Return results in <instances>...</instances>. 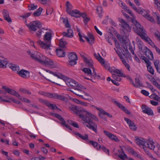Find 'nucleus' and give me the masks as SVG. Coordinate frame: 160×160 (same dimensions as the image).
<instances>
[{
    "label": "nucleus",
    "instance_id": "obj_1",
    "mask_svg": "<svg viewBox=\"0 0 160 160\" xmlns=\"http://www.w3.org/2000/svg\"><path fill=\"white\" fill-rule=\"evenodd\" d=\"M136 143L144 150L145 148H148L151 150H154L155 152L160 151V145L157 142H155L152 140L148 139L145 141V140L142 138L141 139L137 138L135 139Z\"/></svg>",
    "mask_w": 160,
    "mask_h": 160
},
{
    "label": "nucleus",
    "instance_id": "obj_2",
    "mask_svg": "<svg viewBox=\"0 0 160 160\" xmlns=\"http://www.w3.org/2000/svg\"><path fill=\"white\" fill-rule=\"evenodd\" d=\"M90 114H89V115H87L86 114H83V117L84 118L86 119L88 121L87 122L84 120H83L85 122L88 123L85 124V125L89 129H92L96 133L98 132L97 129V124L93 122L91 119L95 120L96 121H98V119L94 114L91 113L90 112Z\"/></svg>",
    "mask_w": 160,
    "mask_h": 160
},
{
    "label": "nucleus",
    "instance_id": "obj_3",
    "mask_svg": "<svg viewBox=\"0 0 160 160\" xmlns=\"http://www.w3.org/2000/svg\"><path fill=\"white\" fill-rule=\"evenodd\" d=\"M52 34L51 32H47L44 36L43 38L44 42L39 40L37 42L38 45L41 48L46 49H50Z\"/></svg>",
    "mask_w": 160,
    "mask_h": 160
},
{
    "label": "nucleus",
    "instance_id": "obj_4",
    "mask_svg": "<svg viewBox=\"0 0 160 160\" xmlns=\"http://www.w3.org/2000/svg\"><path fill=\"white\" fill-rule=\"evenodd\" d=\"M69 109L74 112H75L76 114L79 116V117L83 120H84L87 122L88 121L84 118L83 117L84 114H86L88 115V114H90V112L87 111L83 108H78L77 107L75 106L71 105L69 107Z\"/></svg>",
    "mask_w": 160,
    "mask_h": 160
},
{
    "label": "nucleus",
    "instance_id": "obj_5",
    "mask_svg": "<svg viewBox=\"0 0 160 160\" xmlns=\"http://www.w3.org/2000/svg\"><path fill=\"white\" fill-rule=\"evenodd\" d=\"M86 64L88 67L92 69L93 72L92 73L91 70L87 68H84L82 70V71L85 73L87 74L88 76L90 77L91 78H94V80L100 79V77L99 75L97 74L95 69L93 66V62L92 61V65L91 66L90 65H89V63Z\"/></svg>",
    "mask_w": 160,
    "mask_h": 160
},
{
    "label": "nucleus",
    "instance_id": "obj_6",
    "mask_svg": "<svg viewBox=\"0 0 160 160\" xmlns=\"http://www.w3.org/2000/svg\"><path fill=\"white\" fill-rule=\"evenodd\" d=\"M132 21L134 24L133 27L134 32L141 37L144 33L145 31L140 23L135 19L132 18Z\"/></svg>",
    "mask_w": 160,
    "mask_h": 160
},
{
    "label": "nucleus",
    "instance_id": "obj_7",
    "mask_svg": "<svg viewBox=\"0 0 160 160\" xmlns=\"http://www.w3.org/2000/svg\"><path fill=\"white\" fill-rule=\"evenodd\" d=\"M27 26L30 32L32 33V32H35L37 30L41 28L42 25L40 21L36 20L31 22L28 24L27 25Z\"/></svg>",
    "mask_w": 160,
    "mask_h": 160
},
{
    "label": "nucleus",
    "instance_id": "obj_8",
    "mask_svg": "<svg viewBox=\"0 0 160 160\" xmlns=\"http://www.w3.org/2000/svg\"><path fill=\"white\" fill-rule=\"evenodd\" d=\"M27 53L30 56L31 58L34 60L40 63H43L44 57L40 53L36 52L34 53L29 51L27 52Z\"/></svg>",
    "mask_w": 160,
    "mask_h": 160
},
{
    "label": "nucleus",
    "instance_id": "obj_9",
    "mask_svg": "<svg viewBox=\"0 0 160 160\" xmlns=\"http://www.w3.org/2000/svg\"><path fill=\"white\" fill-rule=\"evenodd\" d=\"M119 21L121 23L120 25L123 28L122 30L125 34L127 33L128 32H130L131 30V28L129 25L123 19L119 18Z\"/></svg>",
    "mask_w": 160,
    "mask_h": 160
},
{
    "label": "nucleus",
    "instance_id": "obj_10",
    "mask_svg": "<svg viewBox=\"0 0 160 160\" xmlns=\"http://www.w3.org/2000/svg\"><path fill=\"white\" fill-rule=\"evenodd\" d=\"M63 78V79L65 80L66 84L68 86L75 87L78 85V83L75 80L68 77H64Z\"/></svg>",
    "mask_w": 160,
    "mask_h": 160
},
{
    "label": "nucleus",
    "instance_id": "obj_11",
    "mask_svg": "<svg viewBox=\"0 0 160 160\" xmlns=\"http://www.w3.org/2000/svg\"><path fill=\"white\" fill-rule=\"evenodd\" d=\"M142 52L149 59L151 60H153L154 58L153 53L148 48L146 47H144Z\"/></svg>",
    "mask_w": 160,
    "mask_h": 160
},
{
    "label": "nucleus",
    "instance_id": "obj_12",
    "mask_svg": "<svg viewBox=\"0 0 160 160\" xmlns=\"http://www.w3.org/2000/svg\"><path fill=\"white\" fill-rule=\"evenodd\" d=\"M43 63L42 64H45L50 68H55L56 66L53 61L49 59L44 57V60H43Z\"/></svg>",
    "mask_w": 160,
    "mask_h": 160
},
{
    "label": "nucleus",
    "instance_id": "obj_13",
    "mask_svg": "<svg viewBox=\"0 0 160 160\" xmlns=\"http://www.w3.org/2000/svg\"><path fill=\"white\" fill-rule=\"evenodd\" d=\"M2 88L5 90L6 92L10 94L15 96L17 97H19L20 96L19 93L14 89H10L6 86H3Z\"/></svg>",
    "mask_w": 160,
    "mask_h": 160
},
{
    "label": "nucleus",
    "instance_id": "obj_14",
    "mask_svg": "<svg viewBox=\"0 0 160 160\" xmlns=\"http://www.w3.org/2000/svg\"><path fill=\"white\" fill-rule=\"evenodd\" d=\"M142 112L149 115H153L152 110L151 108L143 104L142 106Z\"/></svg>",
    "mask_w": 160,
    "mask_h": 160
},
{
    "label": "nucleus",
    "instance_id": "obj_15",
    "mask_svg": "<svg viewBox=\"0 0 160 160\" xmlns=\"http://www.w3.org/2000/svg\"><path fill=\"white\" fill-rule=\"evenodd\" d=\"M17 73L22 78H27L29 77V72L27 70L21 69L20 71H17Z\"/></svg>",
    "mask_w": 160,
    "mask_h": 160
},
{
    "label": "nucleus",
    "instance_id": "obj_16",
    "mask_svg": "<svg viewBox=\"0 0 160 160\" xmlns=\"http://www.w3.org/2000/svg\"><path fill=\"white\" fill-rule=\"evenodd\" d=\"M92 106L99 111L100 112L99 113V115L101 118H103L102 115H106L109 118H112V116L111 114L106 112L102 108H98L96 106L94 105H92Z\"/></svg>",
    "mask_w": 160,
    "mask_h": 160
},
{
    "label": "nucleus",
    "instance_id": "obj_17",
    "mask_svg": "<svg viewBox=\"0 0 160 160\" xmlns=\"http://www.w3.org/2000/svg\"><path fill=\"white\" fill-rule=\"evenodd\" d=\"M148 20L152 23L155 22L154 19L144 10H140V13Z\"/></svg>",
    "mask_w": 160,
    "mask_h": 160
},
{
    "label": "nucleus",
    "instance_id": "obj_18",
    "mask_svg": "<svg viewBox=\"0 0 160 160\" xmlns=\"http://www.w3.org/2000/svg\"><path fill=\"white\" fill-rule=\"evenodd\" d=\"M2 13L4 19L8 22H11L12 20L9 17L8 11L6 9H3Z\"/></svg>",
    "mask_w": 160,
    "mask_h": 160
},
{
    "label": "nucleus",
    "instance_id": "obj_19",
    "mask_svg": "<svg viewBox=\"0 0 160 160\" xmlns=\"http://www.w3.org/2000/svg\"><path fill=\"white\" fill-rule=\"evenodd\" d=\"M62 34L63 37L69 38H72L73 37V32L72 29L69 28L67 30V32H63Z\"/></svg>",
    "mask_w": 160,
    "mask_h": 160
},
{
    "label": "nucleus",
    "instance_id": "obj_20",
    "mask_svg": "<svg viewBox=\"0 0 160 160\" xmlns=\"http://www.w3.org/2000/svg\"><path fill=\"white\" fill-rule=\"evenodd\" d=\"M50 98H53L55 99H57L59 100L64 101L65 100V97L62 95H59L56 93H51Z\"/></svg>",
    "mask_w": 160,
    "mask_h": 160
},
{
    "label": "nucleus",
    "instance_id": "obj_21",
    "mask_svg": "<svg viewBox=\"0 0 160 160\" xmlns=\"http://www.w3.org/2000/svg\"><path fill=\"white\" fill-rule=\"evenodd\" d=\"M8 61L7 59L4 57H0V68H6Z\"/></svg>",
    "mask_w": 160,
    "mask_h": 160
},
{
    "label": "nucleus",
    "instance_id": "obj_22",
    "mask_svg": "<svg viewBox=\"0 0 160 160\" xmlns=\"http://www.w3.org/2000/svg\"><path fill=\"white\" fill-rule=\"evenodd\" d=\"M114 49L116 51L117 53L120 58L123 59V58L124 57V55L123 53L124 51L122 48H120L116 49L115 48H114Z\"/></svg>",
    "mask_w": 160,
    "mask_h": 160
},
{
    "label": "nucleus",
    "instance_id": "obj_23",
    "mask_svg": "<svg viewBox=\"0 0 160 160\" xmlns=\"http://www.w3.org/2000/svg\"><path fill=\"white\" fill-rule=\"evenodd\" d=\"M123 48L125 50L129 49L132 54H134V52L133 50L132 45L129 43L126 42L123 45Z\"/></svg>",
    "mask_w": 160,
    "mask_h": 160
},
{
    "label": "nucleus",
    "instance_id": "obj_24",
    "mask_svg": "<svg viewBox=\"0 0 160 160\" xmlns=\"http://www.w3.org/2000/svg\"><path fill=\"white\" fill-rule=\"evenodd\" d=\"M80 56L83 59L84 62L86 64H88L89 63V65L91 66L92 65V60L91 59H88L86 57L84 56L85 53L83 52H80Z\"/></svg>",
    "mask_w": 160,
    "mask_h": 160
},
{
    "label": "nucleus",
    "instance_id": "obj_25",
    "mask_svg": "<svg viewBox=\"0 0 160 160\" xmlns=\"http://www.w3.org/2000/svg\"><path fill=\"white\" fill-rule=\"evenodd\" d=\"M68 13L72 16L77 18L80 17L79 11L77 10H72Z\"/></svg>",
    "mask_w": 160,
    "mask_h": 160
},
{
    "label": "nucleus",
    "instance_id": "obj_26",
    "mask_svg": "<svg viewBox=\"0 0 160 160\" xmlns=\"http://www.w3.org/2000/svg\"><path fill=\"white\" fill-rule=\"evenodd\" d=\"M68 57L70 60H77L78 57L76 53L74 52H72L68 54Z\"/></svg>",
    "mask_w": 160,
    "mask_h": 160
},
{
    "label": "nucleus",
    "instance_id": "obj_27",
    "mask_svg": "<svg viewBox=\"0 0 160 160\" xmlns=\"http://www.w3.org/2000/svg\"><path fill=\"white\" fill-rule=\"evenodd\" d=\"M83 93L84 96L80 95V97L88 101H90L92 99V98L91 95L84 92H83Z\"/></svg>",
    "mask_w": 160,
    "mask_h": 160
},
{
    "label": "nucleus",
    "instance_id": "obj_28",
    "mask_svg": "<svg viewBox=\"0 0 160 160\" xmlns=\"http://www.w3.org/2000/svg\"><path fill=\"white\" fill-rule=\"evenodd\" d=\"M56 52L57 55L59 57H64L65 56V52L61 49H57Z\"/></svg>",
    "mask_w": 160,
    "mask_h": 160
},
{
    "label": "nucleus",
    "instance_id": "obj_29",
    "mask_svg": "<svg viewBox=\"0 0 160 160\" xmlns=\"http://www.w3.org/2000/svg\"><path fill=\"white\" fill-rule=\"evenodd\" d=\"M142 39L148 42L149 44L152 41L150 38L147 36L145 32L141 37Z\"/></svg>",
    "mask_w": 160,
    "mask_h": 160
},
{
    "label": "nucleus",
    "instance_id": "obj_30",
    "mask_svg": "<svg viewBox=\"0 0 160 160\" xmlns=\"http://www.w3.org/2000/svg\"><path fill=\"white\" fill-rule=\"evenodd\" d=\"M53 115L61 121V124H64L66 122L65 121L61 115L57 113H55Z\"/></svg>",
    "mask_w": 160,
    "mask_h": 160
},
{
    "label": "nucleus",
    "instance_id": "obj_31",
    "mask_svg": "<svg viewBox=\"0 0 160 160\" xmlns=\"http://www.w3.org/2000/svg\"><path fill=\"white\" fill-rule=\"evenodd\" d=\"M8 66L13 71H17L19 69V67L14 64L10 63Z\"/></svg>",
    "mask_w": 160,
    "mask_h": 160
},
{
    "label": "nucleus",
    "instance_id": "obj_32",
    "mask_svg": "<svg viewBox=\"0 0 160 160\" xmlns=\"http://www.w3.org/2000/svg\"><path fill=\"white\" fill-rule=\"evenodd\" d=\"M94 56L100 62H104V59L100 55L99 53H98V54L94 53Z\"/></svg>",
    "mask_w": 160,
    "mask_h": 160
},
{
    "label": "nucleus",
    "instance_id": "obj_33",
    "mask_svg": "<svg viewBox=\"0 0 160 160\" xmlns=\"http://www.w3.org/2000/svg\"><path fill=\"white\" fill-rule=\"evenodd\" d=\"M66 6V11L68 13L71 11V10L72 8V6L70 3V2L68 1L67 2Z\"/></svg>",
    "mask_w": 160,
    "mask_h": 160
},
{
    "label": "nucleus",
    "instance_id": "obj_34",
    "mask_svg": "<svg viewBox=\"0 0 160 160\" xmlns=\"http://www.w3.org/2000/svg\"><path fill=\"white\" fill-rule=\"evenodd\" d=\"M112 101L118 107L120 108L122 110L123 108L125 107L122 104L118 102V101L115 100L114 99H112Z\"/></svg>",
    "mask_w": 160,
    "mask_h": 160
},
{
    "label": "nucleus",
    "instance_id": "obj_35",
    "mask_svg": "<svg viewBox=\"0 0 160 160\" xmlns=\"http://www.w3.org/2000/svg\"><path fill=\"white\" fill-rule=\"evenodd\" d=\"M114 74L117 75V76H120L122 77H126L125 74L122 73L121 70L119 69H116Z\"/></svg>",
    "mask_w": 160,
    "mask_h": 160
},
{
    "label": "nucleus",
    "instance_id": "obj_36",
    "mask_svg": "<svg viewBox=\"0 0 160 160\" xmlns=\"http://www.w3.org/2000/svg\"><path fill=\"white\" fill-rule=\"evenodd\" d=\"M42 10V8L40 7L37 9L33 14L34 17H37L40 15L41 13Z\"/></svg>",
    "mask_w": 160,
    "mask_h": 160
},
{
    "label": "nucleus",
    "instance_id": "obj_37",
    "mask_svg": "<svg viewBox=\"0 0 160 160\" xmlns=\"http://www.w3.org/2000/svg\"><path fill=\"white\" fill-rule=\"evenodd\" d=\"M125 51L126 52V53H124V57H125V58H126L127 59L128 58L129 60H132V56L130 53L129 52L128 50L127 49L125 50Z\"/></svg>",
    "mask_w": 160,
    "mask_h": 160
},
{
    "label": "nucleus",
    "instance_id": "obj_38",
    "mask_svg": "<svg viewBox=\"0 0 160 160\" xmlns=\"http://www.w3.org/2000/svg\"><path fill=\"white\" fill-rule=\"evenodd\" d=\"M118 157L121 159L124 160L125 159H127V155L123 151H122L121 154L118 155Z\"/></svg>",
    "mask_w": 160,
    "mask_h": 160
},
{
    "label": "nucleus",
    "instance_id": "obj_39",
    "mask_svg": "<svg viewBox=\"0 0 160 160\" xmlns=\"http://www.w3.org/2000/svg\"><path fill=\"white\" fill-rule=\"evenodd\" d=\"M42 29H45L46 30H48V29H45L44 28H42V29H39L36 33V35L37 37L39 38H40L41 37V34L42 33H44L42 30Z\"/></svg>",
    "mask_w": 160,
    "mask_h": 160
},
{
    "label": "nucleus",
    "instance_id": "obj_40",
    "mask_svg": "<svg viewBox=\"0 0 160 160\" xmlns=\"http://www.w3.org/2000/svg\"><path fill=\"white\" fill-rule=\"evenodd\" d=\"M76 134L80 138L85 140H87L88 138V135L87 134H85L84 135H83L79 133H77Z\"/></svg>",
    "mask_w": 160,
    "mask_h": 160
},
{
    "label": "nucleus",
    "instance_id": "obj_41",
    "mask_svg": "<svg viewBox=\"0 0 160 160\" xmlns=\"http://www.w3.org/2000/svg\"><path fill=\"white\" fill-rule=\"evenodd\" d=\"M130 128L132 130L135 131L136 130L137 127L134 122L132 121L128 125Z\"/></svg>",
    "mask_w": 160,
    "mask_h": 160
},
{
    "label": "nucleus",
    "instance_id": "obj_42",
    "mask_svg": "<svg viewBox=\"0 0 160 160\" xmlns=\"http://www.w3.org/2000/svg\"><path fill=\"white\" fill-rule=\"evenodd\" d=\"M148 71L152 75L154 74V70L152 67L151 66V64L150 65H146Z\"/></svg>",
    "mask_w": 160,
    "mask_h": 160
},
{
    "label": "nucleus",
    "instance_id": "obj_43",
    "mask_svg": "<svg viewBox=\"0 0 160 160\" xmlns=\"http://www.w3.org/2000/svg\"><path fill=\"white\" fill-rule=\"evenodd\" d=\"M97 11L98 14L99 15V17L101 18L102 15L101 13H102V7L100 6H98L97 7Z\"/></svg>",
    "mask_w": 160,
    "mask_h": 160
},
{
    "label": "nucleus",
    "instance_id": "obj_44",
    "mask_svg": "<svg viewBox=\"0 0 160 160\" xmlns=\"http://www.w3.org/2000/svg\"><path fill=\"white\" fill-rule=\"evenodd\" d=\"M38 93L41 95L47 97L49 98L50 97L51 93L46 92L43 91H39Z\"/></svg>",
    "mask_w": 160,
    "mask_h": 160
},
{
    "label": "nucleus",
    "instance_id": "obj_45",
    "mask_svg": "<svg viewBox=\"0 0 160 160\" xmlns=\"http://www.w3.org/2000/svg\"><path fill=\"white\" fill-rule=\"evenodd\" d=\"M137 44L138 45V48L142 51L143 50V49H142L143 47L142 42L140 40H138L137 41Z\"/></svg>",
    "mask_w": 160,
    "mask_h": 160
},
{
    "label": "nucleus",
    "instance_id": "obj_46",
    "mask_svg": "<svg viewBox=\"0 0 160 160\" xmlns=\"http://www.w3.org/2000/svg\"><path fill=\"white\" fill-rule=\"evenodd\" d=\"M151 98H152L155 100L160 102V97L156 94H152L151 96Z\"/></svg>",
    "mask_w": 160,
    "mask_h": 160
},
{
    "label": "nucleus",
    "instance_id": "obj_47",
    "mask_svg": "<svg viewBox=\"0 0 160 160\" xmlns=\"http://www.w3.org/2000/svg\"><path fill=\"white\" fill-rule=\"evenodd\" d=\"M112 77L114 79L118 82H120L121 80V78H120L121 76H117L114 74H112Z\"/></svg>",
    "mask_w": 160,
    "mask_h": 160
},
{
    "label": "nucleus",
    "instance_id": "obj_48",
    "mask_svg": "<svg viewBox=\"0 0 160 160\" xmlns=\"http://www.w3.org/2000/svg\"><path fill=\"white\" fill-rule=\"evenodd\" d=\"M109 138L112 140L116 142H118L119 141V139L117 137L114 135L113 134H112V133L110 136V137H109Z\"/></svg>",
    "mask_w": 160,
    "mask_h": 160
},
{
    "label": "nucleus",
    "instance_id": "obj_49",
    "mask_svg": "<svg viewBox=\"0 0 160 160\" xmlns=\"http://www.w3.org/2000/svg\"><path fill=\"white\" fill-rule=\"evenodd\" d=\"M122 63L125 66L126 68L129 71L130 70V67L128 63L124 60V58H123V59H121Z\"/></svg>",
    "mask_w": 160,
    "mask_h": 160
},
{
    "label": "nucleus",
    "instance_id": "obj_50",
    "mask_svg": "<svg viewBox=\"0 0 160 160\" xmlns=\"http://www.w3.org/2000/svg\"><path fill=\"white\" fill-rule=\"evenodd\" d=\"M89 142L93 146L94 148L96 149H98V144L97 142L93 141L90 140L89 141Z\"/></svg>",
    "mask_w": 160,
    "mask_h": 160
},
{
    "label": "nucleus",
    "instance_id": "obj_51",
    "mask_svg": "<svg viewBox=\"0 0 160 160\" xmlns=\"http://www.w3.org/2000/svg\"><path fill=\"white\" fill-rule=\"evenodd\" d=\"M39 101L41 103L46 105L47 106L48 105V104L49 102L47 100H45L42 98H38Z\"/></svg>",
    "mask_w": 160,
    "mask_h": 160
},
{
    "label": "nucleus",
    "instance_id": "obj_52",
    "mask_svg": "<svg viewBox=\"0 0 160 160\" xmlns=\"http://www.w3.org/2000/svg\"><path fill=\"white\" fill-rule=\"evenodd\" d=\"M37 7V6L32 4L28 6V9L29 10H33L36 9Z\"/></svg>",
    "mask_w": 160,
    "mask_h": 160
},
{
    "label": "nucleus",
    "instance_id": "obj_53",
    "mask_svg": "<svg viewBox=\"0 0 160 160\" xmlns=\"http://www.w3.org/2000/svg\"><path fill=\"white\" fill-rule=\"evenodd\" d=\"M19 91L24 93H25L29 95L31 94V92L29 90L23 88H20L19 90Z\"/></svg>",
    "mask_w": 160,
    "mask_h": 160
},
{
    "label": "nucleus",
    "instance_id": "obj_54",
    "mask_svg": "<svg viewBox=\"0 0 160 160\" xmlns=\"http://www.w3.org/2000/svg\"><path fill=\"white\" fill-rule=\"evenodd\" d=\"M77 60H70L68 63V66L72 67L76 65L77 64V62L76 61Z\"/></svg>",
    "mask_w": 160,
    "mask_h": 160
},
{
    "label": "nucleus",
    "instance_id": "obj_55",
    "mask_svg": "<svg viewBox=\"0 0 160 160\" xmlns=\"http://www.w3.org/2000/svg\"><path fill=\"white\" fill-rule=\"evenodd\" d=\"M66 43H67L65 41H62V39H61L59 42V46L60 47L63 48L65 47Z\"/></svg>",
    "mask_w": 160,
    "mask_h": 160
},
{
    "label": "nucleus",
    "instance_id": "obj_56",
    "mask_svg": "<svg viewBox=\"0 0 160 160\" xmlns=\"http://www.w3.org/2000/svg\"><path fill=\"white\" fill-rule=\"evenodd\" d=\"M41 3L44 5H48L50 2V0H38Z\"/></svg>",
    "mask_w": 160,
    "mask_h": 160
},
{
    "label": "nucleus",
    "instance_id": "obj_57",
    "mask_svg": "<svg viewBox=\"0 0 160 160\" xmlns=\"http://www.w3.org/2000/svg\"><path fill=\"white\" fill-rule=\"evenodd\" d=\"M47 106L52 110L55 109V108H58L57 106L55 105L52 104L49 102L48 104V105Z\"/></svg>",
    "mask_w": 160,
    "mask_h": 160
},
{
    "label": "nucleus",
    "instance_id": "obj_58",
    "mask_svg": "<svg viewBox=\"0 0 160 160\" xmlns=\"http://www.w3.org/2000/svg\"><path fill=\"white\" fill-rule=\"evenodd\" d=\"M101 65L103 66L107 69H108L109 67V64L107 63H106L104 60V62H100Z\"/></svg>",
    "mask_w": 160,
    "mask_h": 160
},
{
    "label": "nucleus",
    "instance_id": "obj_59",
    "mask_svg": "<svg viewBox=\"0 0 160 160\" xmlns=\"http://www.w3.org/2000/svg\"><path fill=\"white\" fill-rule=\"evenodd\" d=\"M142 59L144 60L145 62L146 63V65H150V64H151V62L147 58L143 56V58H142Z\"/></svg>",
    "mask_w": 160,
    "mask_h": 160
},
{
    "label": "nucleus",
    "instance_id": "obj_60",
    "mask_svg": "<svg viewBox=\"0 0 160 160\" xmlns=\"http://www.w3.org/2000/svg\"><path fill=\"white\" fill-rule=\"evenodd\" d=\"M84 38L86 39L87 41L91 44H93L94 42V39H89L87 37H84Z\"/></svg>",
    "mask_w": 160,
    "mask_h": 160
},
{
    "label": "nucleus",
    "instance_id": "obj_61",
    "mask_svg": "<svg viewBox=\"0 0 160 160\" xmlns=\"http://www.w3.org/2000/svg\"><path fill=\"white\" fill-rule=\"evenodd\" d=\"M53 12V8H48L47 9L46 14L47 15L51 14Z\"/></svg>",
    "mask_w": 160,
    "mask_h": 160
},
{
    "label": "nucleus",
    "instance_id": "obj_62",
    "mask_svg": "<svg viewBox=\"0 0 160 160\" xmlns=\"http://www.w3.org/2000/svg\"><path fill=\"white\" fill-rule=\"evenodd\" d=\"M19 99L24 102L28 103H29L31 102V101L30 100L25 98H22L19 96Z\"/></svg>",
    "mask_w": 160,
    "mask_h": 160
},
{
    "label": "nucleus",
    "instance_id": "obj_63",
    "mask_svg": "<svg viewBox=\"0 0 160 160\" xmlns=\"http://www.w3.org/2000/svg\"><path fill=\"white\" fill-rule=\"evenodd\" d=\"M154 64L155 68H157L158 67H159L160 65L159 61L157 60H154Z\"/></svg>",
    "mask_w": 160,
    "mask_h": 160
},
{
    "label": "nucleus",
    "instance_id": "obj_64",
    "mask_svg": "<svg viewBox=\"0 0 160 160\" xmlns=\"http://www.w3.org/2000/svg\"><path fill=\"white\" fill-rule=\"evenodd\" d=\"M149 44L153 48H154L156 52H157L158 50L159 49V48H158L154 44V43L152 42H150L149 43Z\"/></svg>",
    "mask_w": 160,
    "mask_h": 160
}]
</instances>
